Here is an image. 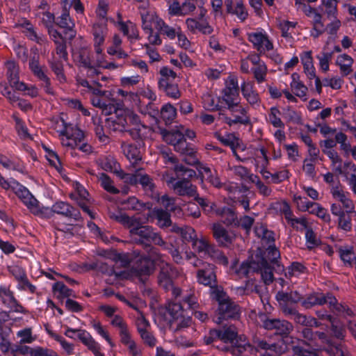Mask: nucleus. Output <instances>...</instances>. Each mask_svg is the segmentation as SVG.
Instances as JSON below:
<instances>
[{
  "mask_svg": "<svg viewBox=\"0 0 356 356\" xmlns=\"http://www.w3.org/2000/svg\"><path fill=\"white\" fill-rule=\"evenodd\" d=\"M154 270V262L148 257H140L138 259L130 272L113 271L116 277L122 279H127L129 277L138 279L140 282L145 283L148 277Z\"/></svg>",
  "mask_w": 356,
  "mask_h": 356,
  "instance_id": "nucleus-1",
  "label": "nucleus"
},
{
  "mask_svg": "<svg viewBox=\"0 0 356 356\" xmlns=\"http://www.w3.org/2000/svg\"><path fill=\"white\" fill-rule=\"evenodd\" d=\"M215 298L218 302V317L217 323H222V320L238 319L240 307L225 293L216 289L213 291Z\"/></svg>",
  "mask_w": 356,
  "mask_h": 356,
  "instance_id": "nucleus-2",
  "label": "nucleus"
},
{
  "mask_svg": "<svg viewBox=\"0 0 356 356\" xmlns=\"http://www.w3.org/2000/svg\"><path fill=\"white\" fill-rule=\"evenodd\" d=\"M159 130L163 139L167 143L173 145L175 151L189 156L194 154L193 149L188 147L182 131L174 129L168 131L161 128Z\"/></svg>",
  "mask_w": 356,
  "mask_h": 356,
  "instance_id": "nucleus-3",
  "label": "nucleus"
},
{
  "mask_svg": "<svg viewBox=\"0 0 356 356\" xmlns=\"http://www.w3.org/2000/svg\"><path fill=\"white\" fill-rule=\"evenodd\" d=\"M53 122L55 123L54 125V129H57L58 131L60 133V134L64 135L67 137L66 140H63V145L66 147H70L71 148H76L78 147L79 143H77V139L79 140V143H80L81 139L83 138V133L77 129L76 131L77 132V136L75 138H72L73 134H70L68 128L65 124L64 120L57 117L51 120Z\"/></svg>",
  "mask_w": 356,
  "mask_h": 356,
  "instance_id": "nucleus-4",
  "label": "nucleus"
},
{
  "mask_svg": "<svg viewBox=\"0 0 356 356\" xmlns=\"http://www.w3.org/2000/svg\"><path fill=\"white\" fill-rule=\"evenodd\" d=\"M177 270L168 263H163L160 266L158 274V283L165 291L173 288V280L178 276Z\"/></svg>",
  "mask_w": 356,
  "mask_h": 356,
  "instance_id": "nucleus-5",
  "label": "nucleus"
},
{
  "mask_svg": "<svg viewBox=\"0 0 356 356\" xmlns=\"http://www.w3.org/2000/svg\"><path fill=\"white\" fill-rule=\"evenodd\" d=\"M14 193L22 202L35 215L41 214L37 200L31 195L29 190L19 183L15 184Z\"/></svg>",
  "mask_w": 356,
  "mask_h": 356,
  "instance_id": "nucleus-6",
  "label": "nucleus"
},
{
  "mask_svg": "<svg viewBox=\"0 0 356 356\" xmlns=\"http://www.w3.org/2000/svg\"><path fill=\"white\" fill-rule=\"evenodd\" d=\"M197 278L200 284L209 286L213 289L217 286L215 266L211 264H202L201 268L197 271Z\"/></svg>",
  "mask_w": 356,
  "mask_h": 356,
  "instance_id": "nucleus-7",
  "label": "nucleus"
},
{
  "mask_svg": "<svg viewBox=\"0 0 356 356\" xmlns=\"http://www.w3.org/2000/svg\"><path fill=\"white\" fill-rule=\"evenodd\" d=\"M216 347L219 348L218 346ZM220 349L224 352H230L233 355H243L245 352L252 354L257 351V348L247 342L246 338L243 335H240L233 346L224 345Z\"/></svg>",
  "mask_w": 356,
  "mask_h": 356,
  "instance_id": "nucleus-8",
  "label": "nucleus"
},
{
  "mask_svg": "<svg viewBox=\"0 0 356 356\" xmlns=\"http://www.w3.org/2000/svg\"><path fill=\"white\" fill-rule=\"evenodd\" d=\"M264 327L267 330H274L276 334L282 336H287L293 330V325L289 322L275 318L266 319L264 322Z\"/></svg>",
  "mask_w": 356,
  "mask_h": 356,
  "instance_id": "nucleus-9",
  "label": "nucleus"
},
{
  "mask_svg": "<svg viewBox=\"0 0 356 356\" xmlns=\"http://www.w3.org/2000/svg\"><path fill=\"white\" fill-rule=\"evenodd\" d=\"M8 270L18 282V289L29 290L32 293L35 291V287L29 283L25 271L21 266L17 264L10 266Z\"/></svg>",
  "mask_w": 356,
  "mask_h": 356,
  "instance_id": "nucleus-10",
  "label": "nucleus"
},
{
  "mask_svg": "<svg viewBox=\"0 0 356 356\" xmlns=\"http://www.w3.org/2000/svg\"><path fill=\"white\" fill-rule=\"evenodd\" d=\"M51 213L61 214L75 221L81 218V213L77 209L64 202H56L51 209Z\"/></svg>",
  "mask_w": 356,
  "mask_h": 356,
  "instance_id": "nucleus-11",
  "label": "nucleus"
},
{
  "mask_svg": "<svg viewBox=\"0 0 356 356\" xmlns=\"http://www.w3.org/2000/svg\"><path fill=\"white\" fill-rule=\"evenodd\" d=\"M213 235L219 246L228 247L233 242L234 236L230 234L228 231L221 225L215 223L212 227Z\"/></svg>",
  "mask_w": 356,
  "mask_h": 356,
  "instance_id": "nucleus-12",
  "label": "nucleus"
},
{
  "mask_svg": "<svg viewBox=\"0 0 356 356\" xmlns=\"http://www.w3.org/2000/svg\"><path fill=\"white\" fill-rule=\"evenodd\" d=\"M70 332H78V337L81 342L86 345L89 350H90L95 355H96L99 351V347L97 343L92 338V337L86 333L85 330H76L72 328H67L65 332V335L67 337L72 338V336H70Z\"/></svg>",
  "mask_w": 356,
  "mask_h": 356,
  "instance_id": "nucleus-13",
  "label": "nucleus"
},
{
  "mask_svg": "<svg viewBox=\"0 0 356 356\" xmlns=\"http://www.w3.org/2000/svg\"><path fill=\"white\" fill-rule=\"evenodd\" d=\"M153 230L149 226L143 225L142 223L130 235L131 241L136 243L145 246L149 243Z\"/></svg>",
  "mask_w": 356,
  "mask_h": 356,
  "instance_id": "nucleus-14",
  "label": "nucleus"
},
{
  "mask_svg": "<svg viewBox=\"0 0 356 356\" xmlns=\"http://www.w3.org/2000/svg\"><path fill=\"white\" fill-rule=\"evenodd\" d=\"M248 38L259 54H264L266 51H270L273 48L272 42L261 33L249 34Z\"/></svg>",
  "mask_w": 356,
  "mask_h": 356,
  "instance_id": "nucleus-15",
  "label": "nucleus"
},
{
  "mask_svg": "<svg viewBox=\"0 0 356 356\" xmlns=\"http://www.w3.org/2000/svg\"><path fill=\"white\" fill-rule=\"evenodd\" d=\"M315 335L323 342L327 343V347L325 348V350L330 356H346V349L341 344H334L328 338L327 334L323 332H316Z\"/></svg>",
  "mask_w": 356,
  "mask_h": 356,
  "instance_id": "nucleus-16",
  "label": "nucleus"
},
{
  "mask_svg": "<svg viewBox=\"0 0 356 356\" xmlns=\"http://www.w3.org/2000/svg\"><path fill=\"white\" fill-rule=\"evenodd\" d=\"M7 68V74L10 86L17 90H24L26 88V83L19 81L18 77V68L14 61H8L6 64Z\"/></svg>",
  "mask_w": 356,
  "mask_h": 356,
  "instance_id": "nucleus-17",
  "label": "nucleus"
},
{
  "mask_svg": "<svg viewBox=\"0 0 356 356\" xmlns=\"http://www.w3.org/2000/svg\"><path fill=\"white\" fill-rule=\"evenodd\" d=\"M219 334V340L233 346L234 342L239 339L236 327L233 325H225L220 329L217 330Z\"/></svg>",
  "mask_w": 356,
  "mask_h": 356,
  "instance_id": "nucleus-18",
  "label": "nucleus"
},
{
  "mask_svg": "<svg viewBox=\"0 0 356 356\" xmlns=\"http://www.w3.org/2000/svg\"><path fill=\"white\" fill-rule=\"evenodd\" d=\"M172 188L179 196L193 197L197 195V187L191 181L179 180L173 184Z\"/></svg>",
  "mask_w": 356,
  "mask_h": 356,
  "instance_id": "nucleus-19",
  "label": "nucleus"
},
{
  "mask_svg": "<svg viewBox=\"0 0 356 356\" xmlns=\"http://www.w3.org/2000/svg\"><path fill=\"white\" fill-rule=\"evenodd\" d=\"M0 298L3 303L16 312H23V308L15 298L13 293L6 287L0 286Z\"/></svg>",
  "mask_w": 356,
  "mask_h": 356,
  "instance_id": "nucleus-20",
  "label": "nucleus"
},
{
  "mask_svg": "<svg viewBox=\"0 0 356 356\" xmlns=\"http://www.w3.org/2000/svg\"><path fill=\"white\" fill-rule=\"evenodd\" d=\"M56 24L65 29L64 33L69 40H72L76 36V31L74 30V23L72 21L69 13L65 12L57 18Z\"/></svg>",
  "mask_w": 356,
  "mask_h": 356,
  "instance_id": "nucleus-21",
  "label": "nucleus"
},
{
  "mask_svg": "<svg viewBox=\"0 0 356 356\" xmlns=\"http://www.w3.org/2000/svg\"><path fill=\"white\" fill-rule=\"evenodd\" d=\"M258 263H259L258 273H261V279L266 285H269L273 282L274 277L273 268L266 258L259 257Z\"/></svg>",
  "mask_w": 356,
  "mask_h": 356,
  "instance_id": "nucleus-22",
  "label": "nucleus"
},
{
  "mask_svg": "<svg viewBox=\"0 0 356 356\" xmlns=\"http://www.w3.org/2000/svg\"><path fill=\"white\" fill-rule=\"evenodd\" d=\"M152 215L158 220V225L161 228H168L172 225L170 213L163 209L154 208L152 211Z\"/></svg>",
  "mask_w": 356,
  "mask_h": 356,
  "instance_id": "nucleus-23",
  "label": "nucleus"
},
{
  "mask_svg": "<svg viewBox=\"0 0 356 356\" xmlns=\"http://www.w3.org/2000/svg\"><path fill=\"white\" fill-rule=\"evenodd\" d=\"M233 2L232 0H226L225 6L228 13H233L238 16L241 20L244 21L248 17V12L245 10L242 0H237L234 9L232 8Z\"/></svg>",
  "mask_w": 356,
  "mask_h": 356,
  "instance_id": "nucleus-24",
  "label": "nucleus"
},
{
  "mask_svg": "<svg viewBox=\"0 0 356 356\" xmlns=\"http://www.w3.org/2000/svg\"><path fill=\"white\" fill-rule=\"evenodd\" d=\"M259 255L257 254L255 259L250 262H243L236 270L240 277H249L250 274L258 273L259 263H258Z\"/></svg>",
  "mask_w": 356,
  "mask_h": 356,
  "instance_id": "nucleus-25",
  "label": "nucleus"
},
{
  "mask_svg": "<svg viewBox=\"0 0 356 356\" xmlns=\"http://www.w3.org/2000/svg\"><path fill=\"white\" fill-rule=\"evenodd\" d=\"M122 148L127 158L134 163H136L142 159L140 152L136 145L122 142Z\"/></svg>",
  "mask_w": 356,
  "mask_h": 356,
  "instance_id": "nucleus-26",
  "label": "nucleus"
},
{
  "mask_svg": "<svg viewBox=\"0 0 356 356\" xmlns=\"http://www.w3.org/2000/svg\"><path fill=\"white\" fill-rule=\"evenodd\" d=\"M159 88L163 90L168 96L177 99L180 92L177 84H173L165 78H161L159 82Z\"/></svg>",
  "mask_w": 356,
  "mask_h": 356,
  "instance_id": "nucleus-27",
  "label": "nucleus"
},
{
  "mask_svg": "<svg viewBox=\"0 0 356 356\" xmlns=\"http://www.w3.org/2000/svg\"><path fill=\"white\" fill-rule=\"evenodd\" d=\"M216 213L223 218V222L226 225H234L236 226L237 224V215L232 209L223 207L217 209Z\"/></svg>",
  "mask_w": 356,
  "mask_h": 356,
  "instance_id": "nucleus-28",
  "label": "nucleus"
},
{
  "mask_svg": "<svg viewBox=\"0 0 356 356\" xmlns=\"http://www.w3.org/2000/svg\"><path fill=\"white\" fill-rule=\"evenodd\" d=\"M276 299L280 305H282L287 302L297 303L301 300L302 297L297 291L288 293L281 291L277 292Z\"/></svg>",
  "mask_w": 356,
  "mask_h": 356,
  "instance_id": "nucleus-29",
  "label": "nucleus"
},
{
  "mask_svg": "<svg viewBox=\"0 0 356 356\" xmlns=\"http://www.w3.org/2000/svg\"><path fill=\"white\" fill-rule=\"evenodd\" d=\"M157 202L163 205V209L170 212H175L177 213H181V209L180 207L176 205L175 199L174 197H169L168 195H163L161 197H158Z\"/></svg>",
  "mask_w": 356,
  "mask_h": 356,
  "instance_id": "nucleus-30",
  "label": "nucleus"
},
{
  "mask_svg": "<svg viewBox=\"0 0 356 356\" xmlns=\"http://www.w3.org/2000/svg\"><path fill=\"white\" fill-rule=\"evenodd\" d=\"M222 92L224 95L222 99L223 102H227L228 99L234 100L235 97L238 95L237 80L234 78L230 79Z\"/></svg>",
  "mask_w": 356,
  "mask_h": 356,
  "instance_id": "nucleus-31",
  "label": "nucleus"
},
{
  "mask_svg": "<svg viewBox=\"0 0 356 356\" xmlns=\"http://www.w3.org/2000/svg\"><path fill=\"white\" fill-rule=\"evenodd\" d=\"M187 28L191 31L195 32L199 30L204 34H210L213 31L212 28L207 23H200L193 18H188L186 20Z\"/></svg>",
  "mask_w": 356,
  "mask_h": 356,
  "instance_id": "nucleus-32",
  "label": "nucleus"
},
{
  "mask_svg": "<svg viewBox=\"0 0 356 356\" xmlns=\"http://www.w3.org/2000/svg\"><path fill=\"white\" fill-rule=\"evenodd\" d=\"M325 301L323 293H313L302 301V305L306 309H309L316 305H323L325 304Z\"/></svg>",
  "mask_w": 356,
  "mask_h": 356,
  "instance_id": "nucleus-33",
  "label": "nucleus"
},
{
  "mask_svg": "<svg viewBox=\"0 0 356 356\" xmlns=\"http://www.w3.org/2000/svg\"><path fill=\"white\" fill-rule=\"evenodd\" d=\"M216 109L220 111L219 118L222 120L225 123L228 124L229 126H232V124L236 123H241L243 124H248L250 123V118L246 115H243V117H241L238 115L234 114V118L231 119L225 115L223 113L224 110L221 107L216 106Z\"/></svg>",
  "mask_w": 356,
  "mask_h": 356,
  "instance_id": "nucleus-34",
  "label": "nucleus"
},
{
  "mask_svg": "<svg viewBox=\"0 0 356 356\" xmlns=\"http://www.w3.org/2000/svg\"><path fill=\"white\" fill-rule=\"evenodd\" d=\"M174 171L177 178L179 180L191 181V178L196 176V172L194 170L186 168L183 165L176 164L174 167Z\"/></svg>",
  "mask_w": 356,
  "mask_h": 356,
  "instance_id": "nucleus-35",
  "label": "nucleus"
},
{
  "mask_svg": "<svg viewBox=\"0 0 356 356\" xmlns=\"http://www.w3.org/2000/svg\"><path fill=\"white\" fill-rule=\"evenodd\" d=\"M174 171L177 178L179 180L191 181V178L196 176V172L194 170L186 168L183 165L176 164L174 167Z\"/></svg>",
  "mask_w": 356,
  "mask_h": 356,
  "instance_id": "nucleus-36",
  "label": "nucleus"
},
{
  "mask_svg": "<svg viewBox=\"0 0 356 356\" xmlns=\"http://www.w3.org/2000/svg\"><path fill=\"white\" fill-rule=\"evenodd\" d=\"M332 195L335 198H337L339 201L342 203L343 207L346 209V212L347 213H350L354 211V205L352 200L346 197L343 191L336 188L332 192Z\"/></svg>",
  "mask_w": 356,
  "mask_h": 356,
  "instance_id": "nucleus-37",
  "label": "nucleus"
},
{
  "mask_svg": "<svg viewBox=\"0 0 356 356\" xmlns=\"http://www.w3.org/2000/svg\"><path fill=\"white\" fill-rule=\"evenodd\" d=\"M10 332V328L5 325L0 320V348L3 352H6L9 349L8 336Z\"/></svg>",
  "mask_w": 356,
  "mask_h": 356,
  "instance_id": "nucleus-38",
  "label": "nucleus"
},
{
  "mask_svg": "<svg viewBox=\"0 0 356 356\" xmlns=\"http://www.w3.org/2000/svg\"><path fill=\"white\" fill-rule=\"evenodd\" d=\"M353 63V58L347 54L339 56L337 60V64L339 65L343 76H347L351 72Z\"/></svg>",
  "mask_w": 356,
  "mask_h": 356,
  "instance_id": "nucleus-39",
  "label": "nucleus"
},
{
  "mask_svg": "<svg viewBox=\"0 0 356 356\" xmlns=\"http://www.w3.org/2000/svg\"><path fill=\"white\" fill-rule=\"evenodd\" d=\"M119 222L122 224L124 227L129 229V234L131 233L141 224L140 218L135 216L129 217L124 214V217H120Z\"/></svg>",
  "mask_w": 356,
  "mask_h": 356,
  "instance_id": "nucleus-40",
  "label": "nucleus"
},
{
  "mask_svg": "<svg viewBox=\"0 0 356 356\" xmlns=\"http://www.w3.org/2000/svg\"><path fill=\"white\" fill-rule=\"evenodd\" d=\"M156 29H158L161 33L168 36L170 39H174L177 34V31L175 29L170 27L159 18L156 19Z\"/></svg>",
  "mask_w": 356,
  "mask_h": 356,
  "instance_id": "nucleus-41",
  "label": "nucleus"
},
{
  "mask_svg": "<svg viewBox=\"0 0 356 356\" xmlns=\"http://www.w3.org/2000/svg\"><path fill=\"white\" fill-rule=\"evenodd\" d=\"M313 17V31L312 35L318 38L325 31L324 24L322 22V15L318 12L312 16Z\"/></svg>",
  "mask_w": 356,
  "mask_h": 356,
  "instance_id": "nucleus-42",
  "label": "nucleus"
},
{
  "mask_svg": "<svg viewBox=\"0 0 356 356\" xmlns=\"http://www.w3.org/2000/svg\"><path fill=\"white\" fill-rule=\"evenodd\" d=\"M46 159L49 165L54 167L58 172L62 171V163L58 155L54 151L46 147Z\"/></svg>",
  "mask_w": 356,
  "mask_h": 356,
  "instance_id": "nucleus-43",
  "label": "nucleus"
},
{
  "mask_svg": "<svg viewBox=\"0 0 356 356\" xmlns=\"http://www.w3.org/2000/svg\"><path fill=\"white\" fill-rule=\"evenodd\" d=\"M101 167L104 170L113 172L118 175L121 171L119 163L113 158H106L103 160Z\"/></svg>",
  "mask_w": 356,
  "mask_h": 356,
  "instance_id": "nucleus-44",
  "label": "nucleus"
},
{
  "mask_svg": "<svg viewBox=\"0 0 356 356\" xmlns=\"http://www.w3.org/2000/svg\"><path fill=\"white\" fill-rule=\"evenodd\" d=\"M14 119L15 121V127L19 137L24 140L32 139V136L29 133V130L24 122L15 115H14Z\"/></svg>",
  "mask_w": 356,
  "mask_h": 356,
  "instance_id": "nucleus-45",
  "label": "nucleus"
},
{
  "mask_svg": "<svg viewBox=\"0 0 356 356\" xmlns=\"http://www.w3.org/2000/svg\"><path fill=\"white\" fill-rule=\"evenodd\" d=\"M176 114V108L171 104L163 106L161 110V118L165 124L171 122L175 119Z\"/></svg>",
  "mask_w": 356,
  "mask_h": 356,
  "instance_id": "nucleus-46",
  "label": "nucleus"
},
{
  "mask_svg": "<svg viewBox=\"0 0 356 356\" xmlns=\"http://www.w3.org/2000/svg\"><path fill=\"white\" fill-rule=\"evenodd\" d=\"M99 181H101L102 186L108 193L112 194H118L119 190L113 185V181L105 173H101L99 176Z\"/></svg>",
  "mask_w": 356,
  "mask_h": 356,
  "instance_id": "nucleus-47",
  "label": "nucleus"
},
{
  "mask_svg": "<svg viewBox=\"0 0 356 356\" xmlns=\"http://www.w3.org/2000/svg\"><path fill=\"white\" fill-rule=\"evenodd\" d=\"M218 139L225 145L229 146L233 151L234 155H236V147L238 146V139L236 138L233 134L227 135V137L221 136L220 134H217Z\"/></svg>",
  "mask_w": 356,
  "mask_h": 356,
  "instance_id": "nucleus-48",
  "label": "nucleus"
},
{
  "mask_svg": "<svg viewBox=\"0 0 356 356\" xmlns=\"http://www.w3.org/2000/svg\"><path fill=\"white\" fill-rule=\"evenodd\" d=\"M118 118L115 120H110L109 119L107 120V123L108 126L111 127V124H113V129L114 131H124L129 129V124H126L124 121V113H122V115H117Z\"/></svg>",
  "mask_w": 356,
  "mask_h": 356,
  "instance_id": "nucleus-49",
  "label": "nucleus"
},
{
  "mask_svg": "<svg viewBox=\"0 0 356 356\" xmlns=\"http://www.w3.org/2000/svg\"><path fill=\"white\" fill-rule=\"evenodd\" d=\"M322 4L325 6V13L328 18H336L337 13V0H322Z\"/></svg>",
  "mask_w": 356,
  "mask_h": 356,
  "instance_id": "nucleus-50",
  "label": "nucleus"
},
{
  "mask_svg": "<svg viewBox=\"0 0 356 356\" xmlns=\"http://www.w3.org/2000/svg\"><path fill=\"white\" fill-rule=\"evenodd\" d=\"M330 330L334 337L341 340L343 339L344 329L337 318L330 323Z\"/></svg>",
  "mask_w": 356,
  "mask_h": 356,
  "instance_id": "nucleus-51",
  "label": "nucleus"
},
{
  "mask_svg": "<svg viewBox=\"0 0 356 356\" xmlns=\"http://www.w3.org/2000/svg\"><path fill=\"white\" fill-rule=\"evenodd\" d=\"M291 349L296 356H318L315 349L305 348L303 346H300V343L298 345H292Z\"/></svg>",
  "mask_w": 356,
  "mask_h": 356,
  "instance_id": "nucleus-52",
  "label": "nucleus"
},
{
  "mask_svg": "<svg viewBox=\"0 0 356 356\" xmlns=\"http://www.w3.org/2000/svg\"><path fill=\"white\" fill-rule=\"evenodd\" d=\"M94 124H95V132L98 138L99 142L107 144L109 143V138L108 136L104 134L103 125L101 124L100 120L98 119L94 120Z\"/></svg>",
  "mask_w": 356,
  "mask_h": 356,
  "instance_id": "nucleus-53",
  "label": "nucleus"
},
{
  "mask_svg": "<svg viewBox=\"0 0 356 356\" xmlns=\"http://www.w3.org/2000/svg\"><path fill=\"white\" fill-rule=\"evenodd\" d=\"M262 257L266 258L268 262L269 261L270 264H276L280 257V254L275 246L270 245L265 252L264 256Z\"/></svg>",
  "mask_w": 356,
  "mask_h": 356,
  "instance_id": "nucleus-54",
  "label": "nucleus"
},
{
  "mask_svg": "<svg viewBox=\"0 0 356 356\" xmlns=\"http://www.w3.org/2000/svg\"><path fill=\"white\" fill-rule=\"evenodd\" d=\"M168 310L170 316L176 321L183 317V307L181 303L172 302L169 304Z\"/></svg>",
  "mask_w": 356,
  "mask_h": 356,
  "instance_id": "nucleus-55",
  "label": "nucleus"
},
{
  "mask_svg": "<svg viewBox=\"0 0 356 356\" xmlns=\"http://www.w3.org/2000/svg\"><path fill=\"white\" fill-rule=\"evenodd\" d=\"M142 18V26L143 29L147 31V33L153 32V29L152 28V23L154 22L156 24V19L157 17H154L152 15H149L148 13L143 14L141 16Z\"/></svg>",
  "mask_w": 356,
  "mask_h": 356,
  "instance_id": "nucleus-56",
  "label": "nucleus"
},
{
  "mask_svg": "<svg viewBox=\"0 0 356 356\" xmlns=\"http://www.w3.org/2000/svg\"><path fill=\"white\" fill-rule=\"evenodd\" d=\"M138 183L141 184L145 191L153 193L155 188V185L153 180L147 175H140Z\"/></svg>",
  "mask_w": 356,
  "mask_h": 356,
  "instance_id": "nucleus-57",
  "label": "nucleus"
},
{
  "mask_svg": "<svg viewBox=\"0 0 356 356\" xmlns=\"http://www.w3.org/2000/svg\"><path fill=\"white\" fill-rule=\"evenodd\" d=\"M339 252L340 254L341 259L345 264L351 265L352 263L355 261V256L352 249H343L342 248H340L339 249Z\"/></svg>",
  "mask_w": 356,
  "mask_h": 356,
  "instance_id": "nucleus-58",
  "label": "nucleus"
},
{
  "mask_svg": "<svg viewBox=\"0 0 356 356\" xmlns=\"http://www.w3.org/2000/svg\"><path fill=\"white\" fill-rule=\"evenodd\" d=\"M181 235L185 243H191V244H193L197 238L195 229L191 227L184 228Z\"/></svg>",
  "mask_w": 356,
  "mask_h": 356,
  "instance_id": "nucleus-59",
  "label": "nucleus"
},
{
  "mask_svg": "<svg viewBox=\"0 0 356 356\" xmlns=\"http://www.w3.org/2000/svg\"><path fill=\"white\" fill-rule=\"evenodd\" d=\"M120 104H119L115 105L111 103L107 104L106 102L105 106L102 108V111L106 115H111L112 113H115L117 115H122V113L125 112L120 108Z\"/></svg>",
  "mask_w": 356,
  "mask_h": 356,
  "instance_id": "nucleus-60",
  "label": "nucleus"
},
{
  "mask_svg": "<svg viewBox=\"0 0 356 356\" xmlns=\"http://www.w3.org/2000/svg\"><path fill=\"white\" fill-rule=\"evenodd\" d=\"M225 104L227 105V109L232 113V114L234 115L236 113H239L243 115H245L246 110L245 108L240 106L239 103L234 102V100L228 99Z\"/></svg>",
  "mask_w": 356,
  "mask_h": 356,
  "instance_id": "nucleus-61",
  "label": "nucleus"
},
{
  "mask_svg": "<svg viewBox=\"0 0 356 356\" xmlns=\"http://www.w3.org/2000/svg\"><path fill=\"white\" fill-rule=\"evenodd\" d=\"M53 289L54 291H58L60 294L63 297H75V296L73 294V291L68 289L63 282H56L53 286Z\"/></svg>",
  "mask_w": 356,
  "mask_h": 356,
  "instance_id": "nucleus-62",
  "label": "nucleus"
},
{
  "mask_svg": "<svg viewBox=\"0 0 356 356\" xmlns=\"http://www.w3.org/2000/svg\"><path fill=\"white\" fill-rule=\"evenodd\" d=\"M242 92L247 101L250 104L254 105L258 102V94L248 88L245 85L242 87Z\"/></svg>",
  "mask_w": 356,
  "mask_h": 356,
  "instance_id": "nucleus-63",
  "label": "nucleus"
},
{
  "mask_svg": "<svg viewBox=\"0 0 356 356\" xmlns=\"http://www.w3.org/2000/svg\"><path fill=\"white\" fill-rule=\"evenodd\" d=\"M291 87L295 95L299 97L306 95L307 88L302 82H291Z\"/></svg>",
  "mask_w": 356,
  "mask_h": 356,
  "instance_id": "nucleus-64",
  "label": "nucleus"
}]
</instances>
